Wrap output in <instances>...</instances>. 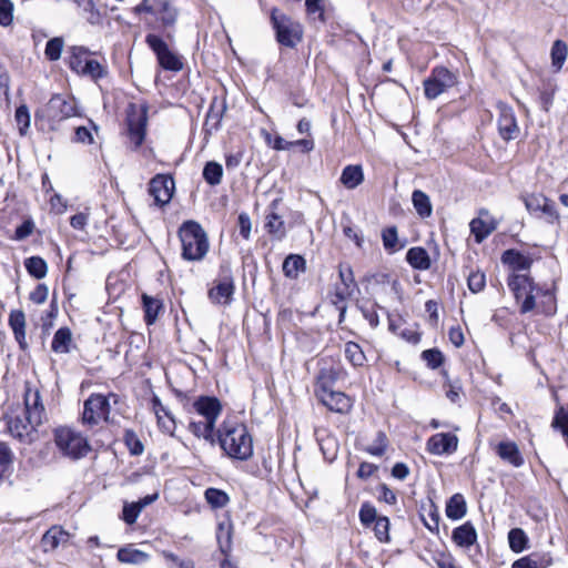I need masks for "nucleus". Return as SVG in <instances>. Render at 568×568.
<instances>
[{
  "instance_id": "f257e3e1",
  "label": "nucleus",
  "mask_w": 568,
  "mask_h": 568,
  "mask_svg": "<svg viewBox=\"0 0 568 568\" xmlns=\"http://www.w3.org/2000/svg\"><path fill=\"white\" fill-rule=\"evenodd\" d=\"M221 448L234 459L247 460L253 455V438L246 426L236 420L226 419L217 430Z\"/></svg>"
},
{
  "instance_id": "f03ea898",
  "label": "nucleus",
  "mask_w": 568,
  "mask_h": 568,
  "mask_svg": "<svg viewBox=\"0 0 568 568\" xmlns=\"http://www.w3.org/2000/svg\"><path fill=\"white\" fill-rule=\"evenodd\" d=\"M192 406L204 420H190L189 430L197 438H203L213 445L215 443V424L222 413L221 402L214 396H200Z\"/></svg>"
},
{
  "instance_id": "7ed1b4c3",
  "label": "nucleus",
  "mask_w": 568,
  "mask_h": 568,
  "mask_svg": "<svg viewBox=\"0 0 568 568\" xmlns=\"http://www.w3.org/2000/svg\"><path fill=\"white\" fill-rule=\"evenodd\" d=\"M182 257L186 261H202L209 252V239L203 227L194 221L184 222L179 230Z\"/></svg>"
},
{
  "instance_id": "20e7f679",
  "label": "nucleus",
  "mask_w": 568,
  "mask_h": 568,
  "mask_svg": "<svg viewBox=\"0 0 568 568\" xmlns=\"http://www.w3.org/2000/svg\"><path fill=\"white\" fill-rule=\"evenodd\" d=\"M120 402L118 394L109 393L102 395L98 393L91 394L83 404L82 423L94 426L101 422L110 420L111 406Z\"/></svg>"
},
{
  "instance_id": "39448f33",
  "label": "nucleus",
  "mask_w": 568,
  "mask_h": 568,
  "mask_svg": "<svg viewBox=\"0 0 568 568\" xmlns=\"http://www.w3.org/2000/svg\"><path fill=\"white\" fill-rule=\"evenodd\" d=\"M54 443L59 452L71 459L82 458L90 450L87 438L70 427L57 428Z\"/></svg>"
},
{
  "instance_id": "423d86ee",
  "label": "nucleus",
  "mask_w": 568,
  "mask_h": 568,
  "mask_svg": "<svg viewBox=\"0 0 568 568\" xmlns=\"http://www.w3.org/2000/svg\"><path fill=\"white\" fill-rule=\"evenodd\" d=\"M508 286L516 301L523 300L520 312L526 314L537 306V292L539 286L526 274H511L508 277Z\"/></svg>"
},
{
  "instance_id": "0eeeda50",
  "label": "nucleus",
  "mask_w": 568,
  "mask_h": 568,
  "mask_svg": "<svg viewBox=\"0 0 568 568\" xmlns=\"http://www.w3.org/2000/svg\"><path fill=\"white\" fill-rule=\"evenodd\" d=\"M271 21L276 32V40L285 47L293 48L302 38V27L288 16L274 8Z\"/></svg>"
},
{
  "instance_id": "6e6552de",
  "label": "nucleus",
  "mask_w": 568,
  "mask_h": 568,
  "mask_svg": "<svg viewBox=\"0 0 568 568\" xmlns=\"http://www.w3.org/2000/svg\"><path fill=\"white\" fill-rule=\"evenodd\" d=\"M128 136L133 150H138L144 142L148 125V106L145 104L130 103L126 109Z\"/></svg>"
},
{
  "instance_id": "1a4fd4ad",
  "label": "nucleus",
  "mask_w": 568,
  "mask_h": 568,
  "mask_svg": "<svg viewBox=\"0 0 568 568\" xmlns=\"http://www.w3.org/2000/svg\"><path fill=\"white\" fill-rule=\"evenodd\" d=\"M235 291L234 277L227 263L220 266L219 276L209 290V300L219 305H229Z\"/></svg>"
},
{
  "instance_id": "9d476101",
  "label": "nucleus",
  "mask_w": 568,
  "mask_h": 568,
  "mask_svg": "<svg viewBox=\"0 0 568 568\" xmlns=\"http://www.w3.org/2000/svg\"><path fill=\"white\" fill-rule=\"evenodd\" d=\"M458 81L455 73L445 67H436L424 80V93L428 100H434L453 88Z\"/></svg>"
},
{
  "instance_id": "9b49d317",
  "label": "nucleus",
  "mask_w": 568,
  "mask_h": 568,
  "mask_svg": "<svg viewBox=\"0 0 568 568\" xmlns=\"http://www.w3.org/2000/svg\"><path fill=\"white\" fill-rule=\"evenodd\" d=\"M75 114V105L72 99L61 94H54L49 102L37 113L38 116L45 118L50 126L61 122L64 119Z\"/></svg>"
},
{
  "instance_id": "f8f14e48",
  "label": "nucleus",
  "mask_w": 568,
  "mask_h": 568,
  "mask_svg": "<svg viewBox=\"0 0 568 568\" xmlns=\"http://www.w3.org/2000/svg\"><path fill=\"white\" fill-rule=\"evenodd\" d=\"M133 12L158 16L164 27L174 26L179 16L178 9L170 0H142L133 8Z\"/></svg>"
},
{
  "instance_id": "ddd939ff",
  "label": "nucleus",
  "mask_w": 568,
  "mask_h": 568,
  "mask_svg": "<svg viewBox=\"0 0 568 568\" xmlns=\"http://www.w3.org/2000/svg\"><path fill=\"white\" fill-rule=\"evenodd\" d=\"M146 44L155 53L159 64L170 71H180L183 63L180 57L169 49V45L156 34H148L145 37Z\"/></svg>"
},
{
  "instance_id": "4468645a",
  "label": "nucleus",
  "mask_w": 568,
  "mask_h": 568,
  "mask_svg": "<svg viewBox=\"0 0 568 568\" xmlns=\"http://www.w3.org/2000/svg\"><path fill=\"white\" fill-rule=\"evenodd\" d=\"M24 407L27 419L40 426L45 418V408L40 392L37 388H32L29 384H26Z\"/></svg>"
},
{
  "instance_id": "2eb2a0df",
  "label": "nucleus",
  "mask_w": 568,
  "mask_h": 568,
  "mask_svg": "<svg viewBox=\"0 0 568 568\" xmlns=\"http://www.w3.org/2000/svg\"><path fill=\"white\" fill-rule=\"evenodd\" d=\"M174 189V180L164 174L155 175L149 184V193L154 199V203L160 206L171 201Z\"/></svg>"
},
{
  "instance_id": "dca6fc26",
  "label": "nucleus",
  "mask_w": 568,
  "mask_h": 568,
  "mask_svg": "<svg viewBox=\"0 0 568 568\" xmlns=\"http://www.w3.org/2000/svg\"><path fill=\"white\" fill-rule=\"evenodd\" d=\"M458 438L450 433H438L428 438L426 447L433 455L453 454L457 450Z\"/></svg>"
},
{
  "instance_id": "f3484780",
  "label": "nucleus",
  "mask_w": 568,
  "mask_h": 568,
  "mask_svg": "<svg viewBox=\"0 0 568 568\" xmlns=\"http://www.w3.org/2000/svg\"><path fill=\"white\" fill-rule=\"evenodd\" d=\"M469 227L471 234L475 236V241L481 243L497 229V222L489 215L487 210L481 209L479 216L470 221Z\"/></svg>"
},
{
  "instance_id": "a211bd4d",
  "label": "nucleus",
  "mask_w": 568,
  "mask_h": 568,
  "mask_svg": "<svg viewBox=\"0 0 568 568\" xmlns=\"http://www.w3.org/2000/svg\"><path fill=\"white\" fill-rule=\"evenodd\" d=\"M497 108L499 112L497 122L500 136L506 141L516 139L519 129L513 109L503 103L498 104Z\"/></svg>"
},
{
  "instance_id": "6ab92c4d",
  "label": "nucleus",
  "mask_w": 568,
  "mask_h": 568,
  "mask_svg": "<svg viewBox=\"0 0 568 568\" xmlns=\"http://www.w3.org/2000/svg\"><path fill=\"white\" fill-rule=\"evenodd\" d=\"M315 395L317 399L332 412L346 413L352 407L351 398L342 392L328 389Z\"/></svg>"
},
{
  "instance_id": "aec40b11",
  "label": "nucleus",
  "mask_w": 568,
  "mask_h": 568,
  "mask_svg": "<svg viewBox=\"0 0 568 568\" xmlns=\"http://www.w3.org/2000/svg\"><path fill=\"white\" fill-rule=\"evenodd\" d=\"M525 205L530 213L541 212L550 223L559 217L555 203L541 194L529 195Z\"/></svg>"
},
{
  "instance_id": "412c9836",
  "label": "nucleus",
  "mask_w": 568,
  "mask_h": 568,
  "mask_svg": "<svg viewBox=\"0 0 568 568\" xmlns=\"http://www.w3.org/2000/svg\"><path fill=\"white\" fill-rule=\"evenodd\" d=\"M37 427L38 425L27 419V415L24 417L14 416L8 420L10 434L22 442H32L33 433L37 430Z\"/></svg>"
},
{
  "instance_id": "4be33fe9",
  "label": "nucleus",
  "mask_w": 568,
  "mask_h": 568,
  "mask_svg": "<svg viewBox=\"0 0 568 568\" xmlns=\"http://www.w3.org/2000/svg\"><path fill=\"white\" fill-rule=\"evenodd\" d=\"M152 408L158 418V424L163 432L173 435L175 429V419L171 412L162 404L159 397L152 399Z\"/></svg>"
},
{
  "instance_id": "5701e85b",
  "label": "nucleus",
  "mask_w": 568,
  "mask_h": 568,
  "mask_svg": "<svg viewBox=\"0 0 568 568\" xmlns=\"http://www.w3.org/2000/svg\"><path fill=\"white\" fill-rule=\"evenodd\" d=\"M70 535L59 526H53L42 536L41 546L44 551H52L69 541Z\"/></svg>"
},
{
  "instance_id": "b1692460",
  "label": "nucleus",
  "mask_w": 568,
  "mask_h": 568,
  "mask_svg": "<svg viewBox=\"0 0 568 568\" xmlns=\"http://www.w3.org/2000/svg\"><path fill=\"white\" fill-rule=\"evenodd\" d=\"M9 326L13 332L19 346L24 349L28 344L26 341V315L21 310H12L9 314Z\"/></svg>"
},
{
  "instance_id": "393cba45",
  "label": "nucleus",
  "mask_w": 568,
  "mask_h": 568,
  "mask_svg": "<svg viewBox=\"0 0 568 568\" xmlns=\"http://www.w3.org/2000/svg\"><path fill=\"white\" fill-rule=\"evenodd\" d=\"M497 455L506 463L514 467H521L524 458L519 448L514 442H500L496 447Z\"/></svg>"
},
{
  "instance_id": "a878e982",
  "label": "nucleus",
  "mask_w": 568,
  "mask_h": 568,
  "mask_svg": "<svg viewBox=\"0 0 568 568\" xmlns=\"http://www.w3.org/2000/svg\"><path fill=\"white\" fill-rule=\"evenodd\" d=\"M116 559L121 564L142 565L150 560V555L135 548L134 545L129 544L118 550Z\"/></svg>"
},
{
  "instance_id": "bb28decb",
  "label": "nucleus",
  "mask_w": 568,
  "mask_h": 568,
  "mask_svg": "<svg viewBox=\"0 0 568 568\" xmlns=\"http://www.w3.org/2000/svg\"><path fill=\"white\" fill-rule=\"evenodd\" d=\"M454 542L463 548H469L477 541V532L471 523L467 521L453 530Z\"/></svg>"
},
{
  "instance_id": "cd10ccee",
  "label": "nucleus",
  "mask_w": 568,
  "mask_h": 568,
  "mask_svg": "<svg viewBox=\"0 0 568 568\" xmlns=\"http://www.w3.org/2000/svg\"><path fill=\"white\" fill-rule=\"evenodd\" d=\"M406 261L409 265L419 271H426L430 267V257L424 247L415 246L407 251Z\"/></svg>"
},
{
  "instance_id": "c85d7f7f",
  "label": "nucleus",
  "mask_w": 568,
  "mask_h": 568,
  "mask_svg": "<svg viewBox=\"0 0 568 568\" xmlns=\"http://www.w3.org/2000/svg\"><path fill=\"white\" fill-rule=\"evenodd\" d=\"M341 183L348 190L357 187L364 181V172L361 165H347L343 169Z\"/></svg>"
},
{
  "instance_id": "c756f323",
  "label": "nucleus",
  "mask_w": 568,
  "mask_h": 568,
  "mask_svg": "<svg viewBox=\"0 0 568 568\" xmlns=\"http://www.w3.org/2000/svg\"><path fill=\"white\" fill-rule=\"evenodd\" d=\"M501 261L508 264L514 271H527L532 264V260L515 250H507L501 256Z\"/></svg>"
},
{
  "instance_id": "7c9ffc66",
  "label": "nucleus",
  "mask_w": 568,
  "mask_h": 568,
  "mask_svg": "<svg viewBox=\"0 0 568 568\" xmlns=\"http://www.w3.org/2000/svg\"><path fill=\"white\" fill-rule=\"evenodd\" d=\"M466 501L462 494H455L448 499L446 505V516L449 519L458 520L466 515Z\"/></svg>"
},
{
  "instance_id": "2f4dec72",
  "label": "nucleus",
  "mask_w": 568,
  "mask_h": 568,
  "mask_svg": "<svg viewBox=\"0 0 568 568\" xmlns=\"http://www.w3.org/2000/svg\"><path fill=\"white\" fill-rule=\"evenodd\" d=\"M143 310H144V320L148 325H152L155 323L159 313L161 312L163 305L159 298H154L149 296L148 294L142 295Z\"/></svg>"
},
{
  "instance_id": "473e14b6",
  "label": "nucleus",
  "mask_w": 568,
  "mask_h": 568,
  "mask_svg": "<svg viewBox=\"0 0 568 568\" xmlns=\"http://www.w3.org/2000/svg\"><path fill=\"white\" fill-rule=\"evenodd\" d=\"M550 564V557L532 554L514 561L511 568H547Z\"/></svg>"
},
{
  "instance_id": "72a5a7b5",
  "label": "nucleus",
  "mask_w": 568,
  "mask_h": 568,
  "mask_svg": "<svg viewBox=\"0 0 568 568\" xmlns=\"http://www.w3.org/2000/svg\"><path fill=\"white\" fill-rule=\"evenodd\" d=\"M72 333L68 327H60L52 339L51 348L55 353L64 354L70 349Z\"/></svg>"
},
{
  "instance_id": "f704fd0d",
  "label": "nucleus",
  "mask_w": 568,
  "mask_h": 568,
  "mask_svg": "<svg viewBox=\"0 0 568 568\" xmlns=\"http://www.w3.org/2000/svg\"><path fill=\"white\" fill-rule=\"evenodd\" d=\"M89 61V50L84 47H72L70 49L69 67L72 71L80 74L84 64Z\"/></svg>"
},
{
  "instance_id": "c9c22d12",
  "label": "nucleus",
  "mask_w": 568,
  "mask_h": 568,
  "mask_svg": "<svg viewBox=\"0 0 568 568\" xmlns=\"http://www.w3.org/2000/svg\"><path fill=\"white\" fill-rule=\"evenodd\" d=\"M338 372L333 367L322 368L318 373L316 384H315V394L325 392L328 389H333L335 382L337 381Z\"/></svg>"
},
{
  "instance_id": "e433bc0d",
  "label": "nucleus",
  "mask_w": 568,
  "mask_h": 568,
  "mask_svg": "<svg viewBox=\"0 0 568 568\" xmlns=\"http://www.w3.org/2000/svg\"><path fill=\"white\" fill-rule=\"evenodd\" d=\"M537 298H540L536 307H539L540 313L549 316L556 312V298L551 290L539 286Z\"/></svg>"
},
{
  "instance_id": "4c0bfd02",
  "label": "nucleus",
  "mask_w": 568,
  "mask_h": 568,
  "mask_svg": "<svg viewBox=\"0 0 568 568\" xmlns=\"http://www.w3.org/2000/svg\"><path fill=\"white\" fill-rule=\"evenodd\" d=\"M305 271V260L301 255L291 254L283 262V272L290 278H296Z\"/></svg>"
},
{
  "instance_id": "58836bf2",
  "label": "nucleus",
  "mask_w": 568,
  "mask_h": 568,
  "mask_svg": "<svg viewBox=\"0 0 568 568\" xmlns=\"http://www.w3.org/2000/svg\"><path fill=\"white\" fill-rule=\"evenodd\" d=\"M216 540L222 554L226 555L232 546V528L229 523H220L216 529Z\"/></svg>"
},
{
  "instance_id": "ea45409f",
  "label": "nucleus",
  "mask_w": 568,
  "mask_h": 568,
  "mask_svg": "<svg viewBox=\"0 0 568 568\" xmlns=\"http://www.w3.org/2000/svg\"><path fill=\"white\" fill-rule=\"evenodd\" d=\"M265 227L270 234H272L277 240H281L285 236L286 230L283 219L277 215L275 212H270L266 215Z\"/></svg>"
},
{
  "instance_id": "a19ab883",
  "label": "nucleus",
  "mask_w": 568,
  "mask_h": 568,
  "mask_svg": "<svg viewBox=\"0 0 568 568\" xmlns=\"http://www.w3.org/2000/svg\"><path fill=\"white\" fill-rule=\"evenodd\" d=\"M412 201L417 213L422 217H428L432 214V204L428 195L420 190H415L412 195Z\"/></svg>"
},
{
  "instance_id": "79ce46f5",
  "label": "nucleus",
  "mask_w": 568,
  "mask_h": 568,
  "mask_svg": "<svg viewBox=\"0 0 568 568\" xmlns=\"http://www.w3.org/2000/svg\"><path fill=\"white\" fill-rule=\"evenodd\" d=\"M382 241L384 248L389 253H395L404 247L399 244L396 226H389L382 231Z\"/></svg>"
},
{
  "instance_id": "37998d69",
  "label": "nucleus",
  "mask_w": 568,
  "mask_h": 568,
  "mask_svg": "<svg viewBox=\"0 0 568 568\" xmlns=\"http://www.w3.org/2000/svg\"><path fill=\"white\" fill-rule=\"evenodd\" d=\"M509 547L514 552H521L527 548L528 537L521 528H513L508 532Z\"/></svg>"
},
{
  "instance_id": "c03bdc74",
  "label": "nucleus",
  "mask_w": 568,
  "mask_h": 568,
  "mask_svg": "<svg viewBox=\"0 0 568 568\" xmlns=\"http://www.w3.org/2000/svg\"><path fill=\"white\" fill-rule=\"evenodd\" d=\"M24 266L30 275L40 280L47 275V262L40 256H31L24 261Z\"/></svg>"
},
{
  "instance_id": "a18cd8bd",
  "label": "nucleus",
  "mask_w": 568,
  "mask_h": 568,
  "mask_svg": "<svg viewBox=\"0 0 568 568\" xmlns=\"http://www.w3.org/2000/svg\"><path fill=\"white\" fill-rule=\"evenodd\" d=\"M204 497L212 508H223L230 501L229 495L216 488H207L204 493Z\"/></svg>"
},
{
  "instance_id": "49530a36",
  "label": "nucleus",
  "mask_w": 568,
  "mask_h": 568,
  "mask_svg": "<svg viewBox=\"0 0 568 568\" xmlns=\"http://www.w3.org/2000/svg\"><path fill=\"white\" fill-rule=\"evenodd\" d=\"M223 175V168L220 163L210 161L203 169V178L210 185H217L221 183Z\"/></svg>"
},
{
  "instance_id": "de8ad7c7",
  "label": "nucleus",
  "mask_w": 568,
  "mask_h": 568,
  "mask_svg": "<svg viewBox=\"0 0 568 568\" xmlns=\"http://www.w3.org/2000/svg\"><path fill=\"white\" fill-rule=\"evenodd\" d=\"M567 44L561 40H556L551 48V61L552 65L560 70L567 59Z\"/></svg>"
},
{
  "instance_id": "09e8293b",
  "label": "nucleus",
  "mask_w": 568,
  "mask_h": 568,
  "mask_svg": "<svg viewBox=\"0 0 568 568\" xmlns=\"http://www.w3.org/2000/svg\"><path fill=\"white\" fill-rule=\"evenodd\" d=\"M345 356L354 366H362L365 362V354L361 346L354 342L345 344Z\"/></svg>"
},
{
  "instance_id": "8fccbe9b",
  "label": "nucleus",
  "mask_w": 568,
  "mask_h": 568,
  "mask_svg": "<svg viewBox=\"0 0 568 568\" xmlns=\"http://www.w3.org/2000/svg\"><path fill=\"white\" fill-rule=\"evenodd\" d=\"M63 39L62 38H52L47 42L44 54L50 61H57L60 59L62 50H63Z\"/></svg>"
},
{
  "instance_id": "3c124183",
  "label": "nucleus",
  "mask_w": 568,
  "mask_h": 568,
  "mask_svg": "<svg viewBox=\"0 0 568 568\" xmlns=\"http://www.w3.org/2000/svg\"><path fill=\"white\" fill-rule=\"evenodd\" d=\"M358 516L362 525L366 527L373 525L379 518L376 508L369 503H364L361 506Z\"/></svg>"
},
{
  "instance_id": "603ef678",
  "label": "nucleus",
  "mask_w": 568,
  "mask_h": 568,
  "mask_svg": "<svg viewBox=\"0 0 568 568\" xmlns=\"http://www.w3.org/2000/svg\"><path fill=\"white\" fill-rule=\"evenodd\" d=\"M338 273L343 285L345 286L346 293L349 294L356 287L352 267L348 264H341Z\"/></svg>"
},
{
  "instance_id": "864d4df0",
  "label": "nucleus",
  "mask_w": 568,
  "mask_h": 568,
  "mask_svg": "<svg viewBox=\"0 0 568 568\" xmlns=\"http://www.w3.org/2000/svg\"><path fill=\"white\" fill-rule=\"evenodd\" d=\"M374 532L376 538L379 541H388L389 539V520L385 516H379V518L373 523Z\"/></svg>"
},
{
  "instance_id": "5fc2aeb1",
  "label": "nucleus",
  "mask_w": 568,
  "mask_h": 568,
  "mask_svg": "<svg viewBox=\"0 0 568 568\" xmlns=\"http://www.w3.org/2000/svg\"><path fill=\"white\" fill-rule=\"evenodd\" d=\"M422 358L432 369L438 368L444 362V356L442 352L436 348L424 351L422 353Z\"/></svg>"
},
{
  "instance_id": "6e6d98bb",
  "label": "nucleus",
  "mask_w": 568,
  "mask_h": 568,
  "mask_svg": "<svg viewBox=\"0 0 568 568\" xmlns=\"http://www.w3.org/2000/svg\"><path fill=\"white\" fill-rule=\"evenodd\" d=\"M105 73V69L97 60L89 59V61L84 64L83 71L80 74L88 75L97 80L104 77Z\"/></svg>"
},
{
  "instance_id": "4d7b16f0",
  "label": "nucleus",
  "mask_w": 568,
  "mask_h": 568,
  "mask_svg": "<svg viewBox=\"0 0 568 568\" xmlns=\"http://www.w3.org/2000/svg\"><path fill=\"white\" fill-rule=\"evenodd\" d=\"M467 284H468V288L473 293H478V292L483 291L486 285V276L484 273H481L479 271L471 272L468 275Z\"/></svg>"
},
{
  "instance_id": "13d9d810",
  "label": "nucleus",
  "mask_w": 568,
  "mask_h": 568,
  "mask_svg": "<svg viewBox=\"0 0 568 568\" xmlns=\"http://www.w3.org/2000/svg\"><path fill=\"white\" fill-rule=\"evenodd\" d=\"M13 20V3L10 0H0V24L8 27Z\"/></svg>"
},
{
  "instance_id": "bf43d9fd",
  "label": "nucleus",
  "mask_w": 568,
  "mask_h": 568,
  "mask_svg": "<svg viewBox=\"0 0 568 568\" xmlns=\"http://www.w3.org/2000/svg\"><path fill=\"white\" fill-rule=\"evenodd\" d=\"M124 440L132 455L139 456L143 453V444L132 430H126Z\"/></svg>"
},
{
  "instance_id": "052dcab7",
  "label": "nucleus",
  "mask_w": 568,
  "mask_h": 568,
  "mask_svg": "<svg viewBox=\"0 0 568 568\" xmlns=\"http://www.w3.org/2000/svg\"><path fill=\"white\" fill-rule=\"evenodd\" d=\"M16 121L19 125V131L24 134L27 129L30 126V114L26 105H20L16 110Z\"/></svg>"
},
{
  "instance_id": "680f3d73",
  "label": "nucleus",
  "mask_w": 568,
  "mask_h": 568,
  "mask_svg": "<svg viewBox=\"0 0 568 568\" xmlns=\"http://www.w3.org/2000/svg\"><path fill=\"white\" fill-rule=\"evenodd\" d=\"M552 426L561 430L562 435L568 440V412L560 408L552 420Z\"/></svg>"
},
{
  "instance_id": "e2e57ef3",
  "label": "nucleus",
  "mask_w": 568,
  "mask_h": 568,
  "mask_svg": "<svg viewBox=\"0 0 568 568\" xmlns=\"http://www.w3.org/2000/svg\"><path fill=\"white\" fill-rule=\"evenodd\" d=\"M141 511V507L136 503L125 504L123 507V520L132 525L136 521Z\"/></svg>"
},
{
  "instance_id": "0e129e2a",
  "label": "nucleus",
  "mask_w": 568,
  "mask_h": 568,
  "mask_svg": "<svg viewBox=\"0 0 568 568\" xmlns=\"http://www.w3.org/2000/svg\"><path fill=\"white\" fill-rule=\"evenodd\" d=\"M49 294V288L45 284H39L37 287L30 293V300L36 304H43Z\"/></svg>"
},
{
  "instance_id": "69168bd1",
  "label": "nucleus",
  "mask_w": 568,
  "mask_h": 568,
  "mask_svg": "<svg viewBox=\"0 0 568 568\" xmlns=\"http://www.w3.org/2000/svg\"><path fill=\"white\" fill-rule=\"evenodd\" d=\"M239 229H240V234L245 240H248L250 235H251L252 224H251L250 216L246 213H241L239 215Z\"/></svg>"
},
{
  "instance_id": "338daca9",
  "label": "nucleus",
  "mask_w": 568,
  "mask_h": 568,
  "mask_svg": "<svg viewBox=\"0 0 568 568\" xmlns=\"http://www.w3.org/2000/svg\"><path fill=\"white\" fill-rule=\"evenodd\" d=\"M378 490H379V495H378L379 500H383L388 505L396 504V501H397L396 494L390 488H388V486L383 484L379 486Z\"/></svg>"
},
{
  "instance_id": "774afa93",
  "label": "nucleus",
  "mask_w": 568,
  "mask_h": 568,
  "mask_svg": "<svg viewBox=\"0 0 568 568\" xmlns=\"http://www.w3.org/2000/svg\"><path fill=\"white\" fill-rule=\"evenodd\" d=\"M50 207L57 214H62L67 210V202L62 199L60 194H54L50 199Z\"/></svg>"
}]
</instances>
